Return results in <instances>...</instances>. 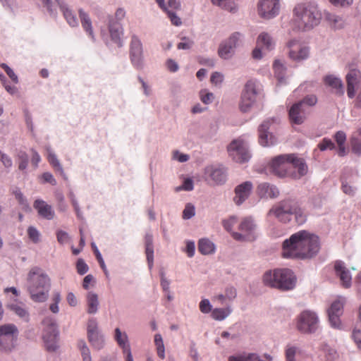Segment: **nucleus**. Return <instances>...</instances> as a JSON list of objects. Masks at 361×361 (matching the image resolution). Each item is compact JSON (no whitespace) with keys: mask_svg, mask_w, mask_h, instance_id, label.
Wrapping results in <instances>:
<instances>
[{"mask_svg":"<svg viewBox=\"0 0 361 361\" xmlns=\"http://www.w3.org/2000/svg\"><path fill=\"white\" fill-rule=\"evenodd\" d=\"M320 249L318 236L307 231H300L283 243L284 258L307 259L315 256Z\"/></svg>","mask_w":361,"mask_h":361,"instance_id":"1","label":"nucleus"},{"mask_svg":"<svg viewBox=\"0 0 361 361\" xmlns=\"http://www.w3.org/2000/svg\"><path fill=\"white\" fill-rule=\"evenodd\" d=\"M271 171L279 176L300 178L307 172V166L302 159L294 154H282L274 157L269 164Z\"/></svg>","mask_w":361,"mask_h":361,"instance_id":"2","label":"nucleus"},{"mask_svg":"<svg viewBox=\"0 0 361 361\" xmlns=\"http://www.w3.org/2000/svg\"><path fill=\"white\" fill-rule=\"evenodd\" d=\"M51 281L47 273L39 267H32L27 276V290L32 300L44 302L47 300Z\"/></svg>","mask_w":361,"mask_h":361,"instance_id":"3","label":"nucleus"},{"mask_svg":"<svg viewBox=\"0 0 361 361\" xmlns=\"http://www.w3.org/2000/svg\"><path fill=\"white\" fill-rule=\"evenodd\" d=\"M270 215H274L279 221L288 223L294 216L296 223L299 225L305 224L307 221V214L300 207L298 202L294 199L288 198L279 202L269 211Z\"/></svg>","mask_w":361,"mask_h":361,"instance_id":"4","label":"nucleus"},{"mask_svg":"<svg viewBox=\"0 0 361 361\" xmlns=\"http://www.w3.org/2000/svg\"><path fill=\"white\" fill-rule=\"evenodd\" d=\"M294 21L298 28L302 30H310L317 25L321 19V13L317 7L312 4H298L293 10Z\"/></svg>","mask_w":361,"mask_h":361,"instance_id":"5","label":"nucleus"},{"mask_svg":"<svg viewBox=\"0 0 361 361\" xmlns=\"http://www.w3.org/2000/svg\"><path fill=\"white\" fill-rule=\"evenodd\" d=\"M265 285L282 290H292L296 282L293 272L289 269H278L267 271L263 276Z\"/></svg>","mask_w":361,"mask_h":361,"instance_id":"6","label":"nucleus"},{"mask_svg":"<svg viewBox=\"0 0 361 361\" xmlns=\"http://www.w3.org/2000/svg\"><path fill=\"white\" fill-rule=\"evenodd\" d=\"M18 329L13 324L0 325V351L11 353L16 346Z\"/></svg>","mask_w":361,"mask_h":361,"instance_id":"7","label":"nucleus"},{"mask_svg":"<svg viewBox=\"0 0 361 361\" xmlns=\"http://www.w3.org/2000/svg\"><path fill=\"white\" fill-rule=\"evenodd\" d=\"M44 330L43 333V340L45 346L49 351H55L57 348V339L59 332L56 324L52 317H46L43 320Z\"/></svg>","mask_w":361,"mask_h":361,"instance_id":"8","label":"nucleus"},{"mask_svg":"<svg viewBox=\"0 0 361 361\" xmlns=\"http://www.w3.org/2000/svg\"><path fill=\"white\" fill-rule=\"evenodd\" d=\"M287 47L288 57L293 61L300 62L307 59L310 56L309 47L298 40H290L287 43Z\"/></svg>","mask_w":361,"mask_h":361,"instance_id":"9","label":"nucleus"},{"mask_svg":"<svg viewBox=\"0 0 361 361\" xmlns=\"http://www.w3.org/2000/svg\"><path fill=\"white\" fill-rule=\"evenodd\" d=\"M228 152L230 157L238 163L247 161L250 155L245 143L240 139L233 140L228 147Z\"/></svg>","mask_w":361,"mask_h":361,"instance_id":"10","label":"nucleus"},{"mask_svg":"<svg viewBox=\"0 0 361 361\" xmlns=\"http://www.w3.org/2000/svg\"><path fill=\"white\" fill-rule=\"evenodd\" d=\"M259 94L256 83L249 80L245 85L241 97L240 109L243 112L248 111L255 102L256 96Z\"/></svg>","mask_w":361,"mask_h":361,"instance_id":"11","label":"nucleus"},{"mask_svg":"<svg viewBox=\"0 0 361 361\" xmlns=\"http://www.w3.org/2000/svg\"><path fill=\"white\" fill-rule=\"evenodd\" d=\"M130 59L134 68L141 70L145 66L143 48L140 40L133 35L130 42Z\"/></svg>","mask_w":361,"mask_h":361,"instance_id":"12","label":"nucleus"},{"mask_svg":"<svg viewBox=\"0 0 361 361\" xmlns=\"http://www.w3.org/2000/svg\"><path fill=\"white\" fill-rule=\"evenodd\" d=\"M318 318L313 312L303 311L298 319L297 327L302 333L314 332L317 328Z\"/></svg>","mask_w":361,"mask_h":361,"instance_id":"13","label":"nucleus"},{"mask_svg":"<svg viewBox=\"0 0 361 361\" xmlns=\"http://www.w3.org/2000/svg\"><path fill=\"white\" fill-rule=\"evenodd\" d=\"M345 302V298L339 296L331 303L328 310L329 322L335 329H340L341 326L340 317L343 314Z\"/></svg>","mask_w":361,"mask_h":361,"instance_id":"14","label":"nucleus"},{"mask_svg":"<svg viewBox=\"0 0 361 361\" xmlns=\"http://www.w3.org/2000/svg\"><path fill=\"white\" fill-rule=\"evenodd\" d=\"M255 224L250 218H245L238 226L240 233L232 232V236L237 240H253L255 238L254 235Z\"/></svg>","mask_w":361,"mask_h":361,"instance_id":"15","label":"nucleus"},{"mask_svg":"<svg viewBox=\"0 0 361 361\" xmlns=\"http://www.w3.org/2000/svg\"><path fill=\"white\" fill-rule=\"evenodd\" d=\"M279 0H260L258 3V13L264 18L275 17L279 11Z\"/></svg>","mask_w":361,"mask_h":361,"instance_id":"16","label":"nucleus"},{"mask_svg":"<svg viewBox=\"0 0 361 361\" xmlns=\"http://www.w3.org/2000/svg\"><path fill=\"white\" fill-rule=\"evenodd\" d=\"M240 34L235 32L231 37L220 44L218 54L221 59H227L231 57L233 54L234 49L240 42Z\"/></svg>","mask_w":361,"mask_h":361,"instance_id":"17","label":"nucleus"},{"mask_svg":"<svg viewBox=\"0 0 361 361\" xmlns=\"http://www.w3.org/2000/svg\"><path fill=\"white\" fill-rule=\"evenodd\" d=\"M159 7L166 13L173 25L180 26L182 25L181 19L176 14V11L180 8L179 0H169L166 4H164V0H159Z\"/></svg>","mask_w":361,"mask_h":361,"instance_id":"18","label":"nucleus"},{"mask_svg":"<svg viewBox=\"0 0 361 361\" xmlns=\"http://www.w3.org/2000/svg\"><path fill=\"white\" fill-rule=\"evenodd\" d=\"M204 178L211 184L220 185L226 179V174L223 169L208 166L204 169Z\"/></svg>","mask_w":361,"mask_h":361,"instance_id":"19","label":"nucleus"},{"mask_svg":"<svg viewBox=\"0 0 361 361\" xmlns=\"http://www.w3.org/2000/svg\"><path fill=\"white\" fill-rule=\"evenodd\" d=\"M347 82V94L348 97L353 98L355 95L357 85L361 82V72L353 66H350V70L345 77Z\"/></svg>","mask_w":361,"mask_h":361,"instance_id":"20","label":"nucleus"},{"mask_svg":"<svg viewBox=\"0 0 361 361\" xmlns=\"http://www.w3.org/2000/svg\"><path fill=\"white\" fill-rule=\"evenodd\" d=\"M114 339L122 348L123 353L125 355V360L133 361L127 334L125 331H121L119 328H116L114 330Z\"/></svg>","mask_w":361,"mask_h":361,"instance_id":"21","label":"nucleus"},{"mask_svg":"<svg viewBox=\"0 0 361 361\" xmlns=\"http://www.w3.org/2000/svg\"><path fill=\"white\" fill-rule=\"evenodd\" d=\"M55 1L63 13L66 23L72 27H77L79 25L77 16L66 1L65 0H55Z\"/></svg>","mask_w":361,"mask_h":361,"instance_id":"22","label":"nucleus"},{"mask_svg":"<svg viewBox=\"0 0 361 361\" xmlns=\"http://www.w3.org/2000/svg\"><path fill=\"white\" fill-rule=\"evenodd\" d=\"M38 215L47 220H52L55 217V212L51 204L42 199H37L33 204Z\"/></svg>","mask_w":361,"mask_h":361,"instance_id":"23","label":"nucleus"},{"mask_svg":"<svg viewBox=\"0 0 361 361\" xmlns=\"http://www.w3.org/2000/svg\"><path fill=\"white\" fill-rule=\"evenodd\" d=\"M252 190V183L250 181H245L235 188V197L233 201L238 205L241 204L250 196Z\"/></svg>","mask_w":361,"mask_h":361,"instance_id":"24","label":"nucleus"},{"mask_svg":"<svg viewBox=\"0 0 361 361\" xmlns=\"http://www.w3.org/2000/svg\"><path fill=\"white\" fill-rule=\"evenodd\" d=\"M334 269L341 285L344 288H349L351 286L352 277L349 270L345 267L344 263L341 261H336L334 264Z\"/></svg>","mask_w":361,"mask_h":361,"instance_id":"25","label":"nucleus"},{"mask_svg":"<svg viewBox=\"0 0 361 361\" xmlns=\"http://www.w3.org/2000/svg\"><path fill=\"white\" fill-rule=\"evenodd\" d=\"M288 115L291 123L302 124L306 118V109L301 106V103L297 102L290 107Z\"/></svg>","mask_w":361,"mask_h":361,"instance_id":"26","label":"nucleus"},{"mask_svg":"<svg viewBox=\"0 0 361 361\" xmlns=\"http://www.w3.org/2000/svg\"><path fill=\"white\" fill-rule=\"evenodd\" d=\"M108 26L111 39L116 43L118 47H121L123 45L121 38L123 34V29L121 24L116 21L112 17H110Z\"/></svg>","mask_w":361,"mask_h":361,"instance_id":"27","label":"nucleus"},{"mask_svg":"<svg viewBox=\"0 0 361 361\" xmlns=\"http://www.w3.org/2000/svg\"><path fill=\"white\" fill-rule=\"evenodd\" d=\"M271 121H264L259 127V142L261 145L266 147L274 144L272 141V135L268 132Z\"/></svg>","mask_w":361,"mask_h":361,"instance_id":"28","label":"nucleus"},{"mask_svg":"<svg viewBox=\"0 0 361 361\" xmlns=\"http://www.w3.org/2000/svg\"><path fill=\"white\" fill-rule=\"evenodd\" d=\"M257 192L260 197L276 198L279 195L278 188L267 183H260L257 188Z\"/></svg>","mask_w":361,"mask_h":361,"instance_id":"29","label":"nucleus"},{"mask_svg":"<svg viewBox=\"0 0 361 361\" xmlns=\"http://www.w3.org/2000/svg\"><path fill=\"white\" fill-rule=\"evenodd\" d=\"M8 307L13 312H14L23 321L27 322L29 320L30 314L25 305L23 302L13 300V302L8 304Z\"/></svg>","mask_w":361,"mask_h":361,"instance_id":"30","label":"nucleus"},{"mask_svg":"<svg viewBox=\"0 0 361 361\" xmlns=\"http://www.w3.org/2000/svg\"><path fill=\"white\" fill-rule=\"evenodd\" d=\"M47 160L51 166L54 169V170L60 173V175L63 178V179L67 180V176L63 170L62 165L61 164L59 160L57 158V156L54 152V151L51 149L50 147H47Z\"/></svg>","mask_w":361,"mask_h":361,"instance_id":"31","label":"nucleus"},{"mask_svg":"<svg viewBox=\"0 0 361 361\" xmlns=\"http://www.w3.org/2000/svg\"><path fill=\"white\" fill-rule=\"evenodd\" d=\"M79 16L80 18L82 27L87 33V35L93 40H95V37L94 35L92 25L91 19L90 18L89 15L82 8L78 11Z\"/></svg>","mask_w":361,"mask_h":361,"instance_id":"32","label":"nucleus"},{"mask_svg":"<svg viewBox=\"0 0 361 361\" xmlns=\"http://www.w3.org/2000/svg\"><path fill=\"white\" fill-rule=\"evenodd\" d=\"M86 301L87 312L90 314H96L99 307L98 295L93 291L88 292L86 295Z\"/></svg>","mask_w":361,"mask_h":361,"instance_id":"33","label":"nucleus"},{"mask_svg":"<svg viewBox=\"0 0 361 361\" xmlns=\"http://www.w3.org/2000/svg\"><path fill=\"white\" fill-rule=\"evenodd\" d=\"M257 44L263 49L271 50L274 48L275 44L269 34L262 32L257 38Z\"/></svg>","mask_w":361,"mask_h":361,"instance_id":"34","label":"nucleus"},{"mask_svg":"<svg viewBox=\"0 0 361 361\" xmlns=\"http://www.w3.org/2000/svg\"><path fill=\"white\" fill-rule=\"evenodd\" d=\"M145 252L148 267L149 269H152L154 261V250L152 246V236L148 233L145 235Z\"/></svg>","mask_w":361,"mask_h":361,"instance_id":"35","label":"nucleus"},{"mask_svg":"<svg viewBox=\"0 0 361 361\" xmlns=\"http://www.w3.org/2000/svg\"><path fill=\"white\" fill-rule=\"evenodd\" d=\"M324 81L326 85L336 90L338 94H343V83L341 79L333 75H327L324 78Z\"/></svg>","mask_w":361,"mask_h":361,"instance_id":"36","label":"nucleus"},{"mask_svg":"<svg viewBox=\"0 0 361 361\" xmlns=\"http://www.w3.org/2000/svg\"><path fill=\"white\" fill-rule=\"evenodd\" d=\"M88 341L92 346L97 350L102 349L105 345V340L103 334L99 332L87 336Z\"/></svg>","mask_w":361,"mask_h":361,"instance_id":"37","label":"nucleus"},{"mask_svg":"<svg viewBox=\"0 0 361 361\" xmlns=\"http://www.w3.org/2000/svg\"><path fill=\"white\" fill-rule=\"evenodd\" d=\"M214 245L207 239H201L198 243V250L202 255H209L214 252Z\"/></svg>","mask_w":361,"mask_h":361,"instance_id":"38","label":"nucleus"},{"mask_svg":"<svg viewBox=\"0 0 361 361\" xmlns=\"http://www.w3.org/2000/svg\"><path fill=\"white\" fill-rule=\"evenodd\" d=\"M79 349L82 361H92L90 350L84 340H80L77 344Z\"/></svg>","mask_w":361,"mask_h":361,"instance_id":"39","label":"nucleus"},{"mask_svg":"<svg viewBox=\"0 0 361 361\" xmlns=\"http://www.w3.org/2000/svg\"><path fill=\"white\" fill-rule=\"evenodd\" d=\"M321 352L326 361H334L338 357L336 350L326 344L322 345Z\"/></svg>","mask_w":361,"mask_h":361,"instance_id":"40","label":"nucleus"},{"mask_svg":"<svg viewBox=\"0 0 361 361\" xmlns=\"http://www.w3.org/2000/svg\"><path fill=\"white\" fill-rule=\"evenodd\" d=\"M231 312L230 307L215 308L212 311V317L215 320H223L227 317Z\"/></svg>","mask_w":361,"mask_h":361,"instance_id":"41","label":"nucleus"},{"mask_svg":"<svg viewBox=\"0 0 361 361\" xmlns=\"http://www.w3.org/2000/svg\"><path fill=\"white\" fill-rule=\"evenodd\" d=\"M326 19L331 26L335 29L342 28L344 25V21L343 19L335 14L328 13L326 16Z\"/></svg>","mask_w":361,"mask_h":361,"instance_id":"42","label":"nucleus"},{"mask_svg":"<svg viewBox=\"0 0 361 361\" xmlns=\"http://www.w3.org/2000/svg\"><path fill=\"white\" fill-rule=\"evenodd\" d=\"M27 234L29 239L35 244H37L41 241V233L38 229L32 226H30L27 229Z\"/></svg>","mask_w":361,"mask_h":361,"instance_id":"43","label":"nucleus"},{"mask_svg":"<svg viewBox=\"0 0 361 361\" xmlns=\"http://www.w3.org/2000/svg\"><path fill=\"white\" fill-rule=\"evenodd\" d=\"M13 195L16 199L18 201V203L21 205L23 209H24L25 211L30 210V205L26 198L24 197L23 194L19 189L15 190L13 191Z\"/></svg>","mask_w":361,"mask_h":361,"instance_id":"44","label":"nucleus"},{"mask_svg":"<svg viewBox=\"0 0 361 361\" xmlns=\"http://www.w3.org/2000/svg\"><path fill=\"white\" fill-rule=\"evenodd\" d=\"M101 332L99 329L98 322L95 318H90L87 322V336Z\"/></svg>","mask_w":361,"mask_h":361,"instance_id":"45","label":"nucleus"},{"mask_svg":"<svg viewBox=\"0 0 361 361\" xmlns=\"http://www.w3.org/2000/svg\"><path fill=\"white\" fill-rule=\"evenodd\" d=\"M273 68L275 75L279 80H282L285 75V67L279 60H276L273 64Z\"/></svg>","mask_w":361,"mask_h":361,"instance_id":"46","label":"nucleus"},{"mask_svg":"<svg viewBox=\"0 0 361 361\" xmlns=\"http://www.w3.org/2000/svg\"><path fill=\"white\" fill-rule=\"evenodd\" d=\"M91 246H92V250L94 251V255L96 256V258H97L98 262L100 264L101 268L103 269V271H104L105 274L107 275L108 274V271H107L106 264L104 263V259L102 258V256L99 250H98L96 244L94 243H91Z\"/></svg>","mask_w":361,"mask_h":361,"instance_id":"47","label":"nucleus"},{"mask_svg":"<svg viewBox=\"0 0 361 361\" xmlns=\"http://www.w3.org/2000/svg\"><path fill=\"white\" fill-rule=\"evenodd\" d=\"M298 353L297 347L291 345H288L285 350V356L286 361H295V355Z\"/></svg>","mask_w":361,"mask_h":361,"instance_id":"48","label":"nucleus"},{"mask_svg":"<svg viewBox=\"0 0 361 361\" xmlns=\"http://www.w3.org/2000/svg\"><path fill=\"white\" fill-rule=\"evenodd\" d=\"M169 285L170 282L166 280L165 278L161 276V286L162 288V290L165 294V297L167 298L168 301H171L173 298V295L169 291Z\"/></svg>","mask_w":361,"mask_h":361,"instance_id":"49","label":"nucleus"},{"mask_svg":"<svg viewBox=\"0 0 361 361\" xmlns=\"http://www.w3.org/2000/svg\"><path fill=\"white\" fill-rule=\"evenodd\" d=\"M193 180L190 178H185L183 184L176 188V191L180 190L191 191L193 190Z\"/></svg>","mask_w":361,"mask_h":361,"instance_id":"50","label":"nucleus"},{"mask_svg":"<svg viewBox=\"0 0 361 361\" xmlns=\"http://www.w3.org/2000/svg\"><path fill=\"white\" fill-rule=\"evenodd\" d=\"M200 97L204 104H209L212 102L214 99V94L207 90H202L200 92Z\"/></svg>","mask_w":361,"mask_h":361,"instance_id":"51","label":"nucleus"},{"mask_svg":"<svg viewBox=\"0 0 361 361\" xmlns=\"http://www.w3.org/2000/svg\"><path fill=\"white\" fill-rule=\"evenodd\" d=\"M317 97L315 95L311 94L306 96L305 97L303 98L302 100L298 102V103H301V106L305 108L306 106H313L317 104Z\"/></svg>","mask_w":361,"mask_h":361,"instance_id":"52","label":"nucleus"},{"mask_svg":"<svg viewBox=\"0 0 361 361\" xmlns=\"http://www.w3.org/2000/svg\"><path fill=\"white\" fill-rule=\"evenodd\" d=\"M56 235L57 241L61 245H64V244L67 243L71 240V237H70L69 234L63 230H58L56 231Z\"/></svg>","mask_w":361,"mask_h":361,"instance_id":"53","label":"nucleus"},{"mask_svg":"<svg viewBox=\"0 0 361 361\" xmlns=\"http://www.w3.org/2000/svg\"><path fill=\"white\" fill-rule=\"evenodd\" d=\"M43 7L46 8L47 11L50 16H55L56 14V10L54 8L52 0H39Z\"/></svg>","mask_w":361,"mask_h":361,"instance_id":"54","label":"nucleus"},{"mask_svg":"<svg viewBox=\"0 0 361 361\" xmlns=\"http://www.w3.org/2000/svg\"><path fill=\"white\" fill-rule=\"evenodd\" d=\"M318 147L321 151H324L327 149H333L335 148L334 143L329 138H324L322 141L318 145Z\"/></svg>","mask_w":361,"mask_h":361,"instance_id":"55","label":"nucleus"},{"mask_svg":"<svg viewBox=\"0 0 361 361\" xmlns=\"http://www.w3.org/2000/svg\"><path fill=\"white\" fill-rule=\"evenodd\" d=\"M77 271L79 274L83 275L88 271V266L82 259H78L76 263Z\"/></svg>","mask_w":361,"mask_h":361,"instance_id":"56","label":"nucleus"},{"mask_svg":"<svg viewBox=\"0 0 361 361\" xmlns=\"http://www.w3.org/2000/svg\"><path fill=\"white\" fill-rule=\"evenodd\" d=\"M195 215V207L191 204H188L183 212V218L185 219H189L192 218Z\"/></svg>","mask_w":361,"mask_h":361,"instance_id":"57","label":"nucleus"},{"mask_svg":"<svg viewBox=\"0 0 361 361\" xmlns=\"http://www.w3.org/2000/svg\"><path fill=\"white\" fill-rule=\"evenodd\" d=\"M1 67L5 71V72L8 75V77L12 80V81H13L15 83H18V76L10 67H8L6 63H1Z\"/></svg>","mask_w":361,"mask_h":361,"instance_id":"58","label":"nucleus"},{"mask_svg":"<svg viewBox=\"0 0 361 361\" xmlns=\"http://www.w3.org/2000/svg\"><path fill=\"white\" fill-rule=\"evenodd\" d=\"M182 41L181 42H179L178 44H177V48L178 49H189L192 47V46L193 45V42L192 40L190 39L189 38H187V37H183L182 38Z\"/></svg>","mask_w":361,"mask_h":361,"instance_id":"59","label":"nucleus"},{"mask_svg":"<svg viewBox=\"0 0 361 361\" xmlns=\"http://www.w3.org/2000/svg\"><path fill=\"white\" fill-rule=\"evenodd\" d=\"M200 310L204 314L212 311V305L207 299L202 300L199 305Z\"/></svg>","mask_w":361,"mask_h":361,"instance_id":"60","label":"nucleus"},{"mask_svg":"<svg viewBox=\"0 0 361 361\" xmlns=\"http://www.w3.org/2000/svg\"><path fill=\"white\" fill-rule=\"evenodd\" d=\"M237 223V219L234 216H231L228 219L223 221V226L226 230L228 231H231L233 226Z\"/></svg>","mask_w":361,"mask_h":361,"instance_id":"61","label":"nucleus"},{"mask_svg":"<svg viewBox=\"0 0 361 361\" xmlns=\"http://www.w3.org/2000/svg\"><path fill=\"white\" fill-rule=\"evenodd\" d=\"M42 179L44 183H49L51 185H56L57 184V181L56 178L54 177L52 173L50 172H44L42 174Z\"/></svg>","mask_w":361,"mask_h":361,"instance_id":"62","label":"nucleus"},{"mask_svg":"<svg viewBox=\"0 0 361 361\" xmlns=\"http://www.w3.org/2000/svg\"><path fill=\"white\" fill-rule=\"evenodd\" d=\"M224 80V75L219 73L214 72L212 73L210 78L211 82L214 85H220Z\"/></svg>","mask_w":361,"mask_h":361,"instance_id":"63","label":"nucleus"},{"mask_svg":"<svg viewBox=\"0 0 361 361\" xmlns=\"http://www.w3.org/2000/svg\"><path fill=\"white\" fill-rule=\"evenodd\" d=\"M352 338L355 343L357 344V347L361 349V331L359 329H355L353 331Z\"/></svg>","mask_w":361,"mask_h":361,"instance_id":"64","label":"nucleus"}]
</instances>
